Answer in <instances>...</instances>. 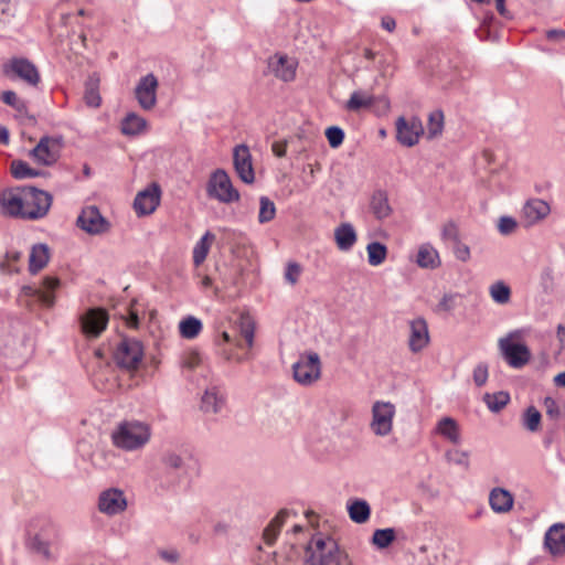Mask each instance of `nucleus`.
Wrapping results in <instances>:
<instances>
[{
	"instance_id": "45",
	"label": "nucleus",
	"mask_w": 565,
	"mask_h": 565,
	"mask_svg": "<svg viewBox=\"0 0 565 565\" xmlns=\"http://www.w3.org/2000/svg\"><path fill=\"white\" fill-rule=\"evenodd\" d=\"M394 540L395 530L391 527L375 530L372 536V543L379 548L388 547Z\"/></svg>"
},
{
	"instance_id": "48",
	"label": "nucleus",
	"mask_w": 565,
	"mask_h": 565,
	"mask_svg": "<svg viewBox=\"0 0 565 565\" xmlns=\"http://www.w3.org/2000/svg\"><path fill=\"white\" fill-rule=\"evenodd\" d=\"M445 457L448 462L468 469L470 466L469 452L459 449H451L446 451Z\"/></svg>"
},
{
	"instance_id": "2",
	"label": "nucleus",
	"mask_w": 565,
	"mask_h": 565,
	"mask_svg": "<svg viewBox=\"0 0 565 565\" xmlns=\"http://www.w3.org/2000/svg\"><path fill=\"white\" fill-rule=\"evenodd\" d=\"M151 435V426L148 423L126 419L116 425L110 437L116 448L124 451H137L150 441Z\"/></svg>"
},
{
	"instance_id": "52",
	"label": "nucleus",
	"mask_w": 565,
	"mask_h": 565,
	"mask_svg": "<svg viewBox=\"0 0 565 565\" xmlns=\"http://www.w3.org/2000/svg\"><path fill=\"white\" fill-rule=\"evenodd\" d=\"M162 463L166 468L172 469V470H179L184 468V460L181 455L177 454L175 451H167L162 456Z\"/></svg>"
},
{
	"instance_id": "30",
	"label": "nucleus",
	"mask_w": 565,
	"mask_h": 565,
	"mask_svg": "<svg viewBox=\"0 0 565 565\" xmlns=\"http://www.w3.org/2000/svg\"><path fill=\"white\" fill-rule=\"evenodd\" d=\"M50 259V250L47 245L38 244L34 245L31 249L30 259H29V270L32 274H36L41 269H43Z\"/></svg>"
},
{
	"instance_id": "38",
	"label": "nucleus",
	"mask_w": 565,
	"mask_h": 565,
	"mask_svg": "<svg viewBox=\"0 0 565 565\" xmlns=\"http://www.w3.org/2000/svg\"><path fill=\"white\" fill-rule=\"evenodd\" d=\"M367 262L371 266L382 265L387 257V247L380 242H372L366 246Z\"/></svg>"
},
{
	"instance_id": "50",
	"label": "nucleus",
	"mask_w": 565,
	"mask_h": 565,
	"mask_svg": "<svg viewBox=\"0 0 565 565\" xmlns=\"http://www.w3.org/2000/svg\"><path fill=\"white\" fill-rule=\"evenodd\" d=\"M461 299L459 294H446L443 296L437 305L438 312H450L458 306V301Z\"/></svg>"
},
{
	"instance_id": "43",
	"label": "nucleus",
	"mask_w": 565,
	"mask_h": 565,
	"mask_svg": "<svg viewBox=\"0 0 565 565\" xmlns=\"http://www.w3.org/2000/svg\"><path fill=\"white\" fill-rule=\"evenodd\" d=\"M488 408L492 412H500L510 401L507 392H497L493 394L487 393L483 397Z\"/></svg>"
},
{
	"instance_id": "40",
	"label": "nucleus",
	"mask_w": 565,
	"mask_h": 565,
	"mask_svg": "<svg viewBox=\"0 0 565 565\" xmlns=\"http://www.w3.org/2000/svg\"><path fill=\"white\" fill-rule=\"evenodd\" d=\"M373 104V97L362 92H353L350 99L347 102V109L350 111H358L361 108L370 107Z\"/></svg>"
},
{
	"instance_id": "58",
	"label": "nucleus",
	"mask_w": 565,
	"mask_h": 565,
	"mask_svg": "<svg viewBox=\"0 0 565 565\" xmlns=\"http://www.w3.org/2000/svg\"><path fill=\"white\" fill-rule=\"evenodd\" d=\"M488 380V365L479 363L473 370V382L477 386H483Z\"/></svg>"
},
{
	"instance_id": "3",
	"label": "nucleus",
	"mask_w": 565,
	"mask_h": 565,
	"mask_svg": "<svg viewBox=\"0 0 565 565\" xmlns=\"http://www.w3.org/2000/svg\"><path fill=\"white\" fill-rule=\"evenodd\" d=\"M308 565H353L352 559L330 537L315 536L306 548Z\"/></svg>"
},
{
	"instance_id": "20",
	"label": "nucleus",
	"mask_w": 565,
	"mask_h": 565,
	"mask_svg": "<svg viewBox=\"0 0 565 565\" xmlns=\"http://www.w3.org/2000/svg\"><path fill=\"white\" fill-rule=\"evenodd\" d=\"M107 323V311L100 308L89 309L82 317V330L87 337L97 338L106 329Z\"/></svg>"
},
{
	"instance_id": "29",
	"label": "nucleus",
	"mask_w": 565,
	"mask_h": 565,
	"mask_svg": "<svg viewBox=\"0 0 565 565\" xmlns=\"http://www.w3.org/2000/svg\"><path fill=\"white\" fill-rule=\"evenodd\" d=\"M225 403L224 396L216 387L207 388L201 399V408L205 413H218Z\"/></svg>"
},
{
	"instance_id": "28",
	"label": "nucleus",
	"mask_w": 565,
	"mask_h": 565,
	"mask_svg": "<svg viewBox=\"0 0 565 565\" xmlns=\"http://www.w3.org/2000/svg\"><path fill=\"white\" fill-rule=\"evenodd\" d=\"M334 239L340 250H349L356 242V233L350 223H343L334 230Z\"/></svg>"
},
{
	"instance_id": "5",
	"label": "nucleus",
	"mask_w": 565,
	"mask_h": 565,
	"mask_svg": "<svg viewBox=\"0 0 565 565\" xmlns=\"http://www.w3.org/2000/svg\"><path fill=\"white\" fill-rule=\"evenodd\" d=\"M52 195L34 186H22V220H41L52 206Z\"/></svg>"
},
{
	"instance_id": "23",
	"label": "nucleus",
	"mask_w": 565,
	"mask_h": 565,
	"mask_svg": "<svg viewBox=\"0 0 565 565\" xmlns=\"http://www.w3.org/2000/svg\"><path fill=\"white\" fill-rule=\"evenodd\" d=\"M429 343L428 326L424 318H416L409 322L408 347L413 353L420 352Z\"/></svg>"
},
{
	"instance_id": "44",
	"label": "nucleus",
	"mask_w": 565,
	"mask_h": 565,
	"mask_svg": "<svg viewBox=\"0 0 565 565\" xmlns=\"http://www.w3.org/2000/svg\"><path fill=\"white\" fill-rule=\"evenodd\" d=\"M444 129V114L440 110L430 113L427 124V136L434 139L443 132Z\"/></svg>"
},
{
	"instance_id": "1",
	"label": "nucleus",
	"mask_w": 565,
	"mask_h": 565,
	"mask_svg": "<svg viewBox=\"0 0 565 565\" xmlns=\"http://www.w3.org/2000/svg\"><path fill=\"white\" fill-rule=\"evenodd\" d=\"M61 531L50 519L39 518L29 525V546L33 553L46 562L57 558Z\"/></svg>"
},
{
	"instance_id": "11",
	"label": "nucleus",
	"mask_w": 565,
	"mask_h": 565,
	"mask_svg": "<svg viewBox=\"0 0 565 565\" xmlns=\"http://www.w3.org/2000/svg\"><path fill=\"white\" fill-rule=\"evenodd\" d=\"M77 226L90 235H99L108 232L109 222L100 214L98 207L89 205L84 207L76 221Z\"/></svg>"
},
{
	"instance_id": "13",
	"label": "nucleus",
	"mask_w": 565,
	"mask_h": 565,
	"mask_svg": "<svg viewBox=\"0 0 565 565\" xmlns=\"http://www.w3.org/2000/svg\"><path fill=\"white\" fill-rule=\"evenodd\" d=\"M158 86V79L152 73L142 76L137 83L135 97L143 110L149 111L156 107Z\"/></svg>"
},
{
	"instance_id": "49",
	"label": "nucleus",
	"mask_w": 565,
	"mask_h": 565,
	"mask_svg": "<svg viewBox=\"0 0 565 565\" xmlns=\"http://www.w3.org/2000/svg\"><path fill=\"white\" fill-rule=\"evenodd\" d=\"M1 100L14 108L19 113H24L26 111V104L24 100H22L21 98L18 97L17 93L13 92V90H4L2 94H1Z\"/></svg>"
},
{
	"instance_id": "22",
	"label": "nucleus",
	"mask_w": 565,
	"mask_h": 565,
	"mask_svg": "<svg viewBox=\"0 0 565 565\" xmlns=\"http://www.w3.org/2000/svg\"><path fill=\"white\" fill-rule=\"evenodd\" d=\"M127 508V500L122 491L118 489H108L100 493L98 499V509L107 515H116Z\"/></svg>"
},
{
	"instance_id": "34",
	"label": "nucleus",
	"mask_w": 565,
	"mask_h": 565,
	"mask_svg": "<svg viewBox=\"0 0 565 565\" xmlns=\"http://www.w3.org/2000/svg\"><path fill=\"white\" fill-rule=\"evenodd\" d=\"M147 120L137 115L136 113H129L121 121V132L127 136H136L143 132L147 129Z\"/></svg>"
},
{
	"instance_id": "55",
	"label": "nucleus",
	"mask_w": 565,
	"mask_h": 565,
	"mask_svg": "<svg viewBox=\"0 0 565 565\" xmlns=\"http://www.w3.org/2000/svg\"><path fill=\"white\" fill-rule=\"evenodd\" d=\"M518 222L511 216H501L498 221V231L502 235H510L515 232Z\"/></svg>"
},
{
	"instance_id": "64",
	"label": "nucleus",
	"mask_w": 565,
	"mask_h": 565,
	"mask_svg": "<svg viewBox=\"0 0 565 565\" xmlns=\"http://www.w3.org/2000/svg\"><path fill=\"white\" fill-rule=\"evenodd\" d=\"M546 38L551 41L565 39V31L561 29H552L546 31Z\"/></svg>"
},
{
	"instance_id": "17",
	"label": "nucleus",
	"mask_w": 565,
	"mask_h": 565,
	"mask_svg": "<svg viewBox=\"0 0 565 565\" xmlns=\"http://www.w3.org/2000/svg\"><path fill=\"white\" fill-rule=\"evenodd\" d=\"M233 163L238 178L247 184L255 181V173L252 162V154L245 145H238L234 148Z\"/></svg>"
},
{
	"instance_id": "12",
	"label": "nucleus",
	"mask_w": 565,
	"mask_h": 565,
	"mask_svg": "<svg viewBox=\"0 0 565 565\" xmlns=\"http://www.w3.org/2000/svg\"><path fill=\"white\" fill-rule=\"evenodd\" d=\"M61 140L53 137H42L39 143L30 151V157L39 164H54L61 152Z\"/></svg>"
},
{
	"instance_id": "32",
	"label": "nucleus",
	"mask_w": 565,
	"mask_h": 565,
	"mask_svg": "<svg viewBox=\"0 0 565 565\" xmlns=\"http://www.w3.org/2000/svg\"><path fill=\"white\" fill-rule=\"evenodd\" d=\"M416 263L422 268H437L440 265L439 254L430 244H423L418 248Z\"/></svg>"
},
{
	"instance_id": "51",
	"label": "nucleus",
	"mask_w": 565,
	"mask_h": 565,
	"mask_svg": "<svg viewBox=\"0 0 565 565\" xmlns=\"http://www.w3.org/2000/svg\"><path fill=\"white\" fill-rule=\"evenodd\" d=\"M288 515V511L287 510H280L278 512V514L271 520V522L266 526V529L264 530V540L267 544H271L278 533H279V530H276L274 527V525L281 519V518H287Z\"/></svg>"
},
{
	"instance_id": "47",
	"label": "nucleus",
	"mask_w": 565,
	"mask_h": 565,
	"mask_svg": "<svg viewBox=\"0 0 565 565\" xmlns=\"http://www.w3.org/2000/svg\"><path fill=\"white\" fill-rule=\"evenodd\" d=\"M541 418V413L534 406H530L524 413L523 425L527 430L536 431L540 427Z\"/></svg>"
},
{
	"instance_id": "54",
	"label": "nucleus",
	"mask_w": 565,
	"mask_h": 565,
	"mask_svg": "<svg viewBox=\"0 0 565 565\" xmlns=\"http://www.w3.org/2000/svg\"><path fill=\"white\" fill-rule=\"evenodd\" d=\"M202 362L201 355L198 351L190 350L183 353L181 365L188 370L196 369Z\"/></svg>"
},
{
	"instance_id": "57",
	"label": "nucleus",
	"mask_w": 565,
	"mask_h": 565,
	"mask_svg": "<svg viewBox=\"0 0 565 565\" xmlns=\"http://www.w3.org/2000/svg\"><path fill=\"white\" fill-rule=\"evenodd\" d=\"M441 236L445 241L456 243L459 241V231L454 222H448L443 226Z\"/></svg>"
},
{
	"instance_id": "53",
	"label": "nucleus",
	"mask_w": 565,
	"mask_h": 565,
	"mask_svg": "<svg viewBox=\"0 0 565 565\" xmlns=\"http://www.w3.org/2000/svg\"><path fill=\"white\" fill-rule=\"evenodd\" d=\"M326 137L331 148H338L344 140V132L337 126H331L326 130Z\"/></svg>"
},
{
	"instance_id": "18",
	"label": "nucleus",
	"mask_w": 565,
	"mask_h": 565,
	"mask_svg": "<svg viewBox=\"0 0 565 565\" xmlns=\"http://www.w3.org/2000/svg\"><path fill=\"white\" fill-rule=\"evenodd\" d=\"M60 287V280L56 277L46 276L40 288L25 286L22 292L28 297L36 298L44 307H52L55 303V290Z\"/></svg>"
},
{
	"instance_id": "8",
	"label": "nucleus",
	"mask_w": 565,
	"mask_h": 565,
	"mask_svg": "<svg viewBox=\"0 0 565 565\" xmlns=\"http://www.w3.org/2000/svg\"><path fill=\"white\" fill-rule=\"evenodd\" d=\"M206 191L210 198L222 203H232L239 200V192L233 186L228 173L223 169H217L211 174Z\"/></svg>"
},
{
	"instance_id": "41",
	"label": "nucleus",
	"mask_w": 565,
	"mask_h": 565,
	"mask_svg": "<svg viewBox=\"0 0 565 565\" xmlns=\"http://www.w3.org/2000/svg\"><path fill=\"white\" fill-rule=\"evenodd\" d=\"M275 215H276L275 203L267 196H260L258 222L260 224L268 223L275 218Z\"/></svg>"
},
{
	"instance_id": "14",
	"label": "nucleus",
	"mask_w": 565,
	"mask_h": 565,
	"mask_svg": "<svg viewBox=\"0 0 565 565\" xmlns=\"http://www.w3.org/2000/svg\"><path fill=\"white\" fill-rule=\"evenodd\" d=\"M424 134V127L419 118L412 117L406 119L398 117L396 120V138L405 147H413L418 143Z\"/></svg>"
},
{
	"instance_id": "35",
	"label": "nucleus",
	"mask_w": 565,
	"mask_h": 565,
	"mask_svg": "<svg viewBox=\"0 0 565 565\" xmlns=\"http://www.w3.org/2000/svg\"><path fill=\"white\" fill-rule=\"evenodd\" d=\"M215 241V235L207 231L200 238V241L195 244L193 248V264L199 267L206 259L207 254L211 249L212 244Z\"/></svg>"
},
{
	"instance_id": "26",
	"label": "nucleus",
	"mask_w": 565,
	"mask_h": 565,
	"mask_svg": "<svg viewBox=\"0 0 565 565\" xmlns=\"http://www.w3.org/2000/svg\"><path fill=\"white\" fill-rule=\"evenodd\" d=\"M489 503L495 513H507L513 508L512 493L503 488H494L489 494Z\"/></svg>"
},
{
	"instance_id": "60",
	"label": "nucleus",
	"mask_w": 565,
	"mask_h": 565,
	"mask_svg": "<svg viewBox=\"0 0 565 565\" xmlns=\"http://www.w3.org/2000/svg\"><path fill=\"white\" fill-rule=\"evenodd\" d=\"M454 253L457 259L467 262L470 258V248L468 245L462 244L460 241L454 243Z\"/></svg>"
},
{
	"instance_id": "61",
	"label": "nucleus",
	"mask_w": 565,
	"mask_h": 565,
	"mask_svg": "<svg viewBox=\"0 0 565 565\" xmlns=\"http://www.w3.org/2000/svg\"><path fill=\"white\" fill-rule=\"evenodd\" d=\"M158 554L163 561L170 564H175L180 558V554L175 548L159 550Z\"/></svg>"
},
{
	"instance_id": "6",
	"label": "nucleus",
	"mask_w": 565,
	"mask_h": 565,
	"mask_svg": "<svg viewBox=\"0 0 565 565\" xmlns=\"http://www.w3.org/2000/svg\"><path fill=\"white\" fill-rule=\"evenodd\" d=\"M295 381L302 386H311L321 379L322 364L317 352L307 351L299 355L292 365Z\"/></svg>"
},
{
	"instance_id": "10",
	"label": "nucleus",
	"mask_w": 565,
	"mask_h": 565,
	"mask_svg": "<svg viewBox=\"0 0 565 565\" xmlns=\"http://www.w3.org/2000/svg\"><path fill=\"white\" fill-rule=\"evenodd\" d=\"M2 72L8 78H19L30 86H36L41 78L36 66L23 57L9 60L3 64Z\"/></svg>"
},
{
	"instance_id": "62",
	"label": "nucleus",
	"mask_w": 565,
	"mask_h": 565,
	"mask_svg": "<svg viewBox=\"0 0 565 565\" xmlns=\"http://www.w3.org/2000/svg\"><path fill=\"white\" fill-rule=\"evenodd\" d=\"M287 139L274 141L271 145V151L276 157L282 158L287 153Z\"/></svg>"
},
{
	"instance_id": "16",
	"label": "nucleus",
	"mask_w": 565,
	"mask_h": 565,
	"mask_svg": "<svg viewBox=\"0 0 565 565\" xmlns=\"http://www.w3.org/2000/svg\"><path fill=\"white\" fill-rule=\"evenodd\" d=\"M543 547L552 558L565 557V523H554L546 530Z\"/></svg>"
},
{
	"instance_id": "15",
	"label": "nucleus",
	"mask_w": 565,
	"mask_h": 565,
	"mask_svg": "<svg viewBox=\"0 0 565 565\" xmlns=\"http://www.w3.org/2000/svg\"><path fill=\"white\" fill-rule=\"evenodd\" d=\"M161 189L159 184L151 183L139 191L134 200V209L138 216L152 214L160 204Z\"/></svg>"
},
{
	"instance_id": "37",
	"label": "nucleus",
	"mask_w": 565,
	"mask_h": 565,
	"mask_svg": "<svg viewBox=\"0 0 565 565\" xmlns=\"http://www.w3.org/2000/svg\"><path fill=\"white\" fill-rule=\"evenodd\" d=\"M511 288L503 280H497L489 287L491 299L498 305H507L511 300Z\"/></svg>"
},
{
	"instance_id": "9",
	"label": "nucleus",
	"mask_w": 565,
	"mask_h": 565,
	"mask_svg": "<svg viewBox=\"0 0 565 565\" xmlns=\"http://www.w3.org/2000/svg\"><path fill=\"white\" fill-rule=\"evenodd\" d=\"M143 358V347L140 341L130 338H124L117 344L114 351L116 364L125 370H137Z\"/></svg>"
},
{
	"instance_id": "27",
	"label": "nucleus",
	"mask_w": 565,
	"mask_h": 565,
	"mask_svg": "<svg viewBox=\"0 0 565 565\" xmlns=\"http://www.w3.org/2000/svg\"><path fill=\"white\" fill-rule=\"evenodd\" d=\"M370 209L373 215L380 221L387 218L393 213V209L388 202L387 193L382 190L374 192L372 195Z\"/></svg>"
},
{
	"instance_id": "25",
	"label": "nucleus",
	"mask_w": 565,
	"mask_h": 565,
	"mask_svg": "<svg viewBox=\"0 0 565 565\" xmlns=\"http://www.w3.org/2000/svg\"><path fill=\"white\" fill-rule=\"evenodd\" d=\"M237 330L244 343L241 340H235L234 343L237 348H247L248 351L254 347L256 323L253 317L248 313H242L237 321Z\"/></svg>"
},
{
	"instance_id": "59",
	"label": "nucleus",
	"mask_w": 565,
	"mask_h": 565,
	"mask_svg": "<svg viewBox=\"0 0 565 565\" xmlns=\"http://www.w3.org/2000/svg\"><path fill=\"white\" fill-rule=\"evenodd\" d=\"M11 17H13L11 0H0V25L7 24Z\"/></svg>"
},
{
	"instance_id": "4",
	"label": "nucleus",
	"mask_w": 565,
	"mask_h": 565,
	"mask_svg": "<svg viewBox=\"0 0 565 565\" xmlns=\"http://www.w3.org/2000/svg\"><path fill=\"white\" fill-rule=\"evenodd\" d=\"M524 337L523 330H513L498 341L499 350L507 363L514 369H521L531 360V352L526 344L520 341Z\"/></svg>"
},
{
	"instance_id": "21",
	"label": "nucleus",
	"mask_w": 565,
	"mask_h": 565,
	"mask_svg": "<svg viewBox=\"0 0 565 565\" xmlns=\"http://www.w3.org/2000/svg\"><path fill=\"white\" fill-rule=\"evenodd\" d=\"M297 62L285 54H275L268 58V71L282 82H290L296 76Z\"/></svg>"
},
{
	"instance_id": "63",
	"label": "nucleus",
	"mask_w": 565,
	"mask_h": 565,
	"mask_svg": "<svg viewBox=\"0 0 565 565\" xmlns=\"http://www.w3.org/2000/svg\"><path fill=\"white\" fill-rule=\"evenodd\" d=\"M544 405L546 406V413L548 416L554 418L559 415L558 406L553 398L546 397L544 399Z\"/></svg>"
},
{
	"instance_id": "42",
	"label": "nucleus",
	"mask_w": 565,
	"mask_h": 565,
	"mask_svg": "<svg viewBox=\"0 0 565 565\" xmlns=\"http://www.w3.org/2000/svg\"><path fill=\"white\" fill-rule=\"evenodd\" d=\"M11 173L15 179L35 178L41 174L40 171L31 168L22 160H13L11 162Z\"/></svg>"
},
{
	"instance_id": "39",
	"label": "nucleus",
	"mask_w": 565,
	"mask_h": 565,
	"mask_svg": "<svg viewBox=\"0 0 565 565\" xmlns=\"http://www.w3.org/2000/svg\"><path fill=\"white\" fill-rule=\"evenodd\" d=\"M180 334L184 339H194L202 330V322L195 317H188L179 323Z\"/></svg>"
},
{
	"instance_id": "46",
	"label": "nucleus",
	"mask_w": 565,
	"mask_h": 565,
	"mask_svg": "<svg viewBox=\"0 0 565 565\" xmlns=\"http://www.w3.org/2000/svg\"><path fill=\"white\" fill-rule=\"evenodd\" d=\"M22 254L18 250H9L4 259L0 263V269L4 274L19 273L18 263L21 260Z\"/></svg>"
},
{
	"instance_id": "56",
	"label": "nucleus",
	"mask_w": 565,
	"mask_h": 565,
	"mask_svg": "<svg viewBox=\"0 0 565 565\" xmlns=\"http://www.w3.org/2000/svg\"><path fill=\"white\" fill-rule=\"evenodd\" d=\"M301 274V267L299 264L290 262L287 264L285 271V279L290 285H296Z\"/></svg>"
},
{
	"instance_id": "36",
	"label": "nucleus",
	"mask_w": 565,
	"mask_h": 565,
	"mask_svg": "<svg viewBox=\"0 0 565 565\" xmlns=\"http://www.w3.org/2000/svg\"><path fill=\"white\" fill-rule=\"evenodd\" d=\"M348 512L353 522L363 524L370 519L371 508L365 500H354L348 505Z\"/></svg>"
},
{
	"instance_id": "24",
	"label": "nucleus",
	"mask_w": 565,
	"mask_h": 565,
	"mask_svg": "<svg viewBox=\"0 0 565 565\" xmlns=\"http://www.w3.org/2000/svg\"><path fill=\"white\" fill-rule=\"evenodd\" d=\"M0 211L3 215L22 218V188L0 192Z\"/></svg>"
},
{
	"instance_id": "19",
	"label": "nucleus",
	"mask_w": 565,
	"mask_h": 565,
	"mask_svg": "<svg viewBox=\"0 0 565 565\" xmlns=\"http://www.w3.org/2000/svg\"><path fill=\"white\" fill-rule=\"evenodd\" d=\"M550 213L551 206L546 201L530 199L522 207L521 218L524 225L530 227L546 218Z\"/></svg>"
},
{
	"instance_id": "33",
	"label": "nucleus",
	"mask_w": 565,
	"mask_h": 565,
	"mask_svg": "<svg viewBox=\"0 0 565 565\" xmlns=\"http://www.w3.org/2000/svg\"><path fill=\"white\" fill-rule=\"evenodd\" d=\"M99 83L100 78L97 74L90 75L85 83L84 100L88 107L98 108L102 104Z\"/></svg>"
},
{
	"instance_id": "7",
	"label": "nucleus",
	"mask_w": 565,
	"mask_h": 565,
	"mask_svg": "<svg viewBox=\"0 0 565 565\" xmlns=\"http://www.w3.org/2000/svg\"><path fill=\"white\" fill-rule=\"evenodd\" d=\"M396 406L386 401H375L371 408L369 427L377 437H386L393 431Z\"/></svg>"
},
{
	"instance_id": "31",
	"label": "nucleus",
	"mask_w": 565,
	"mask_h": 565,
	"mask_svg": "<svg viewBox=\"0 0 565 565\" xmlns=\"http://www.w3.org/2000/svg\"><path fill=\"white\" fill-rule=\"evenodd\" d=\"M436 433L455 445L459 444L461 440L459 426L451 417L441 418L437 423Z\"/></svg>"
}]
</instances>
